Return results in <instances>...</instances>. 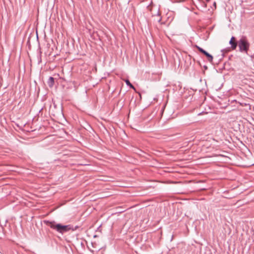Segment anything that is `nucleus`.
Returning a JSON list of instances; mask_svg holds the SVG:
<instances>
[{"instance_id":"7ed1b4c3","label":"nucleus","mask_w":254,"mask_h":254,"mask_svg":"<svg viewBox=\"0 0 254 254\" xmlns=\"http://www.w3.org/2000/svg\"><path fill=\"white\" fill-rule=\"evenodd\" d=\"M204 55H205L207 58L208 61L209 62H212L213 61V57L211 55L209 54L208 52H207L206 51H205L203 53Z\"/></svg>"},{"instance_id":"39448f33","label":"nucleus","mask_w":254,"mask_h":254,"mask_svg":"<svg viewBox=\"0 0 254 254\" xmlns=\"http://www.w3.org/2000/svg\"><path fill=\"white\" fill-rule=\"evenodd\" d=\"M48 84L50 87H52L54 84V78L53 77H50L48 81Z\"/></svg>"},{"instance_id":"f03ea898","label":"nucleus","mask_w":254,"mask_h":254,"mask_svg":"<svg viewBox=\"0 0 254 254\" xmlns=\"http://www.w3.org/2000/svg\"><path fill=\"white\" fill-rule=\"evenodd\" d=\"M237 46L239 47V51L240 53L249 55L248 52L250 47V43L246 37L243 36L238 41Z\"/></svg>"},{"instance_id":"0eeeda50","label":"nucleus","mask_w":254,"mask_h":254,"mask_svg":"<svg viewBox=\"0 0 254 254\" xmlns=\"http://www.w3.org/2000/svg\"><path fill=\"white\" fill-rule=\"evenodd\" d=\"M197 49L198 50V51L201 52V53H203V52L205 51L204 50H203L202 48L198 47V46H196Z\"/></svg>"},{"instance_id":"20e7f679","label":"nucleus","mask_w":254,"mask_h":254,"mask_svg":"<svg viewBox=\"0 0 254 254\" xmlns=\"http://www.w3.org/2000/svg\"><path fill=\"white\" fill-rule=\"evenodd\" d=\"M229 44L231 45L232 49L233 50H235L238 45V41L236 42V41H233L232 40H230L229 41Z\"/></svg>"},{"instance_id":"423d86ee","label":"nucleus","mask_w":254,"mask_h":254,"mask_svg":"<svg viewBox=\"0 0 254 254\" xmlns=\"http://www.w3.org/2000/svg\"><path fill=\"white\" fill-rule=\"evenodd\" d=\"M125 82H126L127 85L130 87V88L135 90L134 87L132 85V84L129 82V81L128 79H125Z\"/></svg>"},{"instance_id":"f257e3e1","label":"nucleus","mask_w":254,"mask_h":254,"mask_svg":"<svg viewBox=\"0 0 254 254\" xmlns=\"http://www.w3.org/2000/svg\"><path fill=\"white\" fill-rule=\"evenodd\" d=\"M44 223L52 229L61 234L65 233L71 229L70 225H63L61 224H57L55 221H45Z\"/></svg>"},{"instance_id":"6e6552de","label":"nucleus","mask_w":254,"mask_h":254,"mask_svg":"<svg viewBox=\"0 0 254 254\" xmlns=\"http://www.w3.org/2000/svg\"><path fill=\"white\" fill-rule=\"evenodd\" d=\"M232 40L233 41H235V38L234 37H232L231 38V40Z\"/></svg>"}]
</instances>
